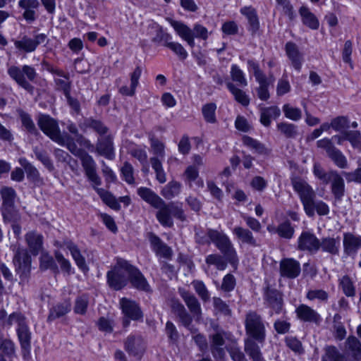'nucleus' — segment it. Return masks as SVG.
I'll return each mask as SVG.
<instances>
[{"mask_svg":"<svg viewBox=\"0 0 361 361\" xmlns=\"http://www.w3.org/2000/svg\"><path fill=\"white\" fill-rule=\"evenodd\" d=\"M65 137V145L66 148L75 157H78L83 168L85 174L88 180L92 183V188L97 193L106 203L111 207L118 209L119 205L116 199L109 192V191L99 188L98 186L102 184V179L97 172V164L93 157L85 151L78 148L73 140L68 135Z\"/></svg>","mask_w":361,"mask_h":361,"instance_id":"f257e3e1","label":"nucleus"},{"mask_svg":"<svg viewBox=\"0 0 361 361\" xmlns=\"http://www.w3.org/2000/svg\"><path fill=\"white\" fill-rule=\"evenodd\" d=\"M195 232L197 243L204 245L213 243L231 265L235 266L238 264L236 251L230 238L224 233L212 228H208L206 231L195 228Z\"/></svg>","mask_w":361,"mask_h":361,"instance_id":"f03ea898","label":"nucleus"},{"mask_svg":"<svg viewBox=\"0 0 361 361\" xmlns=\"http://www.w3.org/2000/svg\"><path fill=\"white\" fill-rule=\"evenodd\" d=\"M293 189L298 194L306 214L314 216L315 211L320 216L329 213V206L323 201H315L316 193L312 188L304 180L295 178L292 180Z\"/></svg>","mask_w":361,"mask_h":361,"instance_id":"7ed1b4c3","label":"nucleus"},{"mask_svg":"<svg viewBox=\"0 0 361 361\" xmlns=\"http://www.w3.org/2000/svg\"><path fill=\"white\" fill-rule=\"evenodd\" d=\"M313 173L322 183L326 185L331 183V192L335 199L338 201L342 200L345 194V183L338 171L331 170L326 172L319 163H315Z\"/></svg>","mask_w":361,"mask_h":361,"instance_id":"20e7f679","label":"nucleus"},{"mask_svg":"<svg viewBox=\"0 0 361 361\" xmlns=\"http://www.w3.org/2000/svg\"><path fill=\"white\" fill-rule=\"evenodd\" d=\"M169 22L179 37L192 48L195 47V38L207 40L209 37L208 30L201 24L195 23L191 29L180 21L169 19Z\"/></svg>","mask_w":361,"mask_h":361,"instance_id":"39448f33","label":"nucleus"},{"mask_svg":"<svg viewBox=\"0 0 361 361\" xmlns=\"http://www.w3.org/2000/svg\"><path fill=\"white\" fill-rule=\"evenodd\" d=\"M157 209L156 218L159 224L166 228L173 226V216L181 221L186 220V215L181 206L175 202L166 203L164 200L155 207Z\"/></svg>","mask_w":361,"mask_h":361,"instance_id":"423d86ee","label":"nucleus"},{"mask_svg":"<svg viewBox=\"0 0 361 361\" xmlns=\"http://www.w3.org/2000/svg\"><path fill=\"white\" fill-rule=\"evenodd\" d=\"M130 264L126 259L118 258L113 269L106 274L107 283L115 290H121L128 281Z\"/></svg>","mask_w":361,"mask_h":361,"instance_id":"0eeeda50","label":"nucleus"},{"mask_svg":"<svg viewBox=\"0 0 361 361\" xmlns=\"http://www.w3.org/2000/svg\"><path fill=\"white\" fill-rule=\"evenodd\" d=\"M245 327L247 338H254L262 345L265 341L266 328L262 317L255 311L245 315Z\"/></svg>","mask_w":361,"mask_h":361,"instance_id":"6e6552de","label":"nucleus"},{"mask_svg":"<svg viewBox=\"0 0 361 361\" xmlns=\"http://www.w3.org/2000/svg\"><path fill=\"white\" fill-rule=\"evenodd\" d=\"M7 72L8 75L15 80L20 87L29 93L33 94L35 87L26 80L24 75H26L30 81H34L37 76V73L34 67L24 65L22 69H20L18 66H11L8 68Z\"/></svg>","mask_w":361,"mask_h":361,"instance_id":"1a4fd4ad","label":"nucleus"},{"mask_svg":"<svg viewBox=\"0 0 361 361\" xmlns=\"http://www.w3.org/2000/svg\"><path fill=\"white\" fill-rule=\"evenodd\" d=\"M152 153L154 157L150 158L152 168L156 173V179L160 183L166 181V175L162 166V160L165 156V145L158 139L152 137L149 139Z\"/></svg>","mask_w":361,"mask_h":361,"instance_id":"9d476101","label":"nucleus"},{"mask_svg":"<svg viewBox=\"0 0 361 361\" xmlns=\"http://www.w3.org/2000/svg\"><path fill=\"white\" fill-rule=\"evenodd\" d=\"M40 130L52 141L59 145H65V137L61 133L58 121L49 115L40 114L37 118Z\"/></svg>","mask_w":361,"mask_h":361,"instance_id":"9b49d317","label":"nucleus"},{"mask_svg":"<svg viewBox=\"0 0 361 361\" xmlns=\"http://www.w3.org/2000/svg\"><path fill=\"white\" fill-rule=\"evenodd\" d=\"M13 263L22 283L27 282L31 271V257L27 249L18 247L13 256Z\"/></svg>","mask_w":361,"mask_h":361,"instance_id":"f8f14e48","label":"nucleus"},{"mask_svg":"<svg viewBox=\"0 0 361 361\" xmlns=\"http://www.w3.org/2000/svg\"><path fill=\"white\" fill-rule=\"evenodd\" d=\"M319 148L326 151L327 157L340 169H347L348 166V160L342 152L336 148L331 140L324 138L317 142Z\"/></svg>","mask_w":361,"mask_h":361,"instance_id":"ddd939ff","label":"nucleus"},{"mask_svg":"<svg viewBox=\"0 0 361 361\" xmlns=\"http://www.w3.org/2000/svg\"><path fill=\"white\" fill-rule=\"evenodd\" d=\"M42 64L47 71L59 77L54 78L56 90L61 91L64 95L71 92L72 82L68 73H65L62 69L54 67L46 61H43Z\"/></svg>","mask_w":361,"mask_h":361,"instance_id":"4468645a","label":"nucleus"},{"mask_svg":"<svg viewBox=\"0 0 361 361\" xmlns=\"http://www.w3.org/2000/svg\"><path fill=\"white\" fill-rule=\"evenodd\" d=\"M319 238L310 231H302L298 239L297 250L311 255L318 252Z\"/></svg>","mask_w":361,"mask_h":361,"instance_id":"2eb2a0df","label":"nucleus"},{"mask_svg":"<svg viewBox=\"0 0 361 361\" xmlns=\"http://www.w3.org/2000/svg\"><path fill=\"white\" fill-rule=\"evenodd\" d=\"M264 298L268 306L273 309L276 313L279 314L281 311L283 305L282 294L268 282H266V286L264 288Z\"/></svg>","mask_w":361,"mask_h":361,"instance_id":"dca6fc26","label":"nucleus"},{"mask_svg":"<svg viewBox=\"0 0 361 361\" xmlns=\"http://www.w3.org/2000/svg\"><path fill=\"white\" fill-rule=\"evenodd\" d=\"M171 311L178 317L180 322L191 333L195 334L197 329L192 326V317L187 312L184 305L178 300H171Z\"/></svg>","mask_w":361,"mask_h":361,"instance_id":"f3484780","label":"nucleus"},{"mask_svg":"<svg viewBox=\"0 0 361 361\" xmlns=\"http://www.w3.org/2000/svg\"><path fill=\"white\" fill-rule=\"evenodd\" d=\"M47 39V35L44 33H40L35 35L34 39L30 38L27 36H23L21 39L17 40L14 42L15 47L26 53L35 51L38 45L45 42Z\"/></svg>","mask_w":361,"mask_h":361,"instance_id":"a211bd4d","label":"nucleus"},{"mask_svg":"<svg viewBox=\"0 0 361 361\" xmlns=\"http://www.w3.org/2000/svg\"><path fill=\"white\" fill-rule=\"evenodd\" d=\"M279 272L282 277L295 279L301 272L300 264L293 258H285L280 262Z\"/></svg>","mask_w":361,"mask_h":361,"instance_id":"6ab92c4d","label":"nucleus"},{"mask_svg":"<svg viewBox=\"0 0 361 361\" xmlns=\"http://www.w3.org/2000/svg\"><path fill=\"white\" fill-rule=\"evenodd\" d=\"M120 305L125 317L134 321L142 319L143 313L135 301L123 298L120 300Z\"/></svg>","mask_w":361,"mask_h":361,"instance_id":"aec40b11","label":"nucleus"},{"mask_svg":"<svg viewBox=\"0 0 361 361\" xmlns=\"http://www.w3.org/2000/svg\"><path fill=\"white\" fill-rule=\"evenodd\" d=\"M343 246L345 255L354 257L361 248V236L350 232L344 233Z\"/></svg>","mask_w":361,"mask_h":361,"instance_id":"412c9836","label":"nucleus"},{"mask_svg":"<svg viewBox=\"0 0 361 361\" xmlns=\"http://www.w3.org/2000/svg\"><path fill=\"white\" fill-rule=\"evenodd\" d=\"M285 51L290 60L292 66L298 72H300L304 62V56L299 50L298 45L293 42H288L285 44Z\"/></svg>","mask_w":361,"mask_h":361,"instance_id":"4be33fe9","label":"nucleus"},{"mask_svg":"<svg viewBox=\"0 0 361 361\" xmlns=\"http://www.w3.org/2000/svg\"><path fill=\"white\" fill-rule=\"evenodd\" d=\"M178 293L193 317L199 319L202 316V309L195 295L183 288H178Z\"/></svg>","mask_w":361,"mask_h":361,"instance_id":"5701e85b","label":"nucleus"},{"mask_svg":"<svg viewBox=\"0 0 361 361\" xmlns=\"http://www.w3.org/2000/svg\"><path fill=\"white\" fill-rule=\"evenodd\" d=\"M96 152L107 159L112 160L115 157L113 137L110 135L99 137L96 143Z\"/></svg>","mask_w":361,"mask_h":361,"instance_id":"b1692460","label":"nucleus"},{"mask_svg":"<svg viewBox=\"0 0 361 361\" xmlns=\"http://www.w3.org/2000/svg\"><path fill=\"white\" fill-rule=\"evenodd\" d=\"M295 314L298 319L303 322L319 324L322 322L320 314L311 307L300 304L295 309Z\"/></svg>","mask_w":361,"mask_h":361,"instance_id":"393cba45","label":"nucleus"},{"mask_svg":"<svg viewBox=\"0 0 361 361\" xmlns=\"http://www.w3.org/2000/svg\"><path fill=\"white\" fill-rule=\"evenodd\" d=\"M128 281L133 288L145 292L150 291V286L144 275L137 267L131 264L129 269Z\"/></svg>","mask_w":361,"mask_h":361,"instance_id":"a878e982","label":"nucleus"},{"mask_svg":"<svg viewBox=\"0 0 361 361\" xmlns=\"http://www.w3.org/2000/svg\"><path fill=\"white\" fill-rule=\"evenodd\" d=\"M25 240L32 255L37 256L42 252L44 237L41 233L34 231H30L25 234Z\"/></svg>","mask_w":361,"mask_h":361,"instance_id":"bb28decb","label":"nucleus"},{"mask_svg":"<svg viewBox=\"0 0 361 361\" xmlns=\"http://www.w3.org/2000/svg\"><path fill=\"white\" fill-rule=\"evenodd\" d=\"M0 194L2 198V213L6 216L13 209L16 192L11 187L4 186L1 188Z\"/></svg>","mask_w":361,"mask_h":361,"instance_id":"cd10ccee","label":"nucleus"},{"mask_svg":"<svg viewBox=\"0 0 361 361\" xmlns=\"http://www.w3.org/2000/svg\"><path fill=\"white\" fill-rule=\"evenodd\" d=\"M149 240L152 250L155 252L157 255H159L165 259H171L173 255L171 248L164 243L159 236L150 233L149 235Z\"/></svg>","mask_w":361,"mask_h":361,"instance_id":"c85d7f7f","label":"nucleus"},{"mask_svg":"<svg viewBox=\"0 0 361 361\" xmlns=\"http://www.w3.org/2000/svg\"><path fill=\"white\" fill-rule=\"evenodd\" d=\"M240 13L245 16L248 22V31L255 35L259 30V20L257 11L252 6H244L240 8Z\"/></svg>","mask_w":361,"mask_h":361,"instance_id":"c756f323","label":"nucleus"},{"mask_svg":"<svg viewBox=\"0 0 361 361\" xmlns=\"http://www.w3.org/2000/svg\"><path fill=\"white\" fill-rule=\"evenodd\" d=\"M126 350L132 355L137 356L145 351V343L140 336L130 335L125 342Z\"/></svg>","mask_w":361,"mask_h":361,"instance_id":"7c9ffc66","label":"nucleus"},{"mask_svg":"<svg viewBox=\"0 0 361 361\" xmlns=\"http://www.w3.org/2000/svg\"><path fill=\"white\" fill-rule=\"evenodd\" d=\"M329 253L331 255H338L340 250V238L325 237L319 239L318 251Z\"/></svg>","mask_w":361,"mask_h":361,"instance_id":"2f4dec72","label":"nucleus"},{"mask_svg":"<svg viewBox=\"0 0 361 361\" xmlns=\"http://www.w3.org/2000/svg\"><path fill=\"white\" fill-rule=\"evenodd\" d=\"M233 233L243 244H245L253 247H259L260 245L257 239L254 237L252 232L248 228L241 226H235L233 229Z\"/></svg>","mask_w":361,"mask_h":361,"instance_id":"473e14b6","label":"nucleus"},{"mask_svg":"<svg viewBox=\"0 0 361 361\" xmlns=\"http://www.w3.org/2000/svg\"><path fill=\"white\" fill-rule=\"evenodd\" d=\"M18 6L25 10L23 16L26 21L32 23L36 20L35 10L39 6L38 0H20L18 1Z\"/></svg>","mask_w":361,"mask_h":361,"instance_id":"72a5a7b5","label":"nucleus"},{"mask_svg":"<svg viewBox=\"0 0 361 361\" xmlns=\"http://www.w3.org/2000/svg\"><path fill=\"white\" fill-rule=\"evenodd\" d=\"M259 344L254 338H247L244 340V350L252 361H265Z\"/></svg>","mask_w":361,"mask_h":361,"instance_id":"f704fd0d","label":"nucleus"},{"mask_svg":"<svg viewBox=\"0 0 361 361\" xmlns=\"http://www.w3.org/2000/svg\"><path fill=\"white\" fill-rule=\"evenodd\" d=\"M16 356V345L13 341L0 332V361H6Z\"/></svg>","mask_w":361,"mask_h":361,"instance_id":"c9c22d12","label":"nucleus"},{"mask_svg":"<svg viewBox=\"0 0 361 361\" xmlns=\"http://www.w3.org/2000/svg\"><path fill=\"white\" fill-rule=\"evenodd\" d=\"M281 115V110L277 106L263 107L260 109V123L265 127H269L271 119H276Z\"/></svg>","mask_w":361,"mask_h":361,"instance_id":"e433bc0d","label":"nucleus"},{"mask_svg":"<svg viewBox=\"0 0 361 361\" xmlns=\"http://www.w3.org/2000/svg\"><path fill=\"white\" fill-rule=\"evenodd\" d=\"M71 303L70 300H65L53 306L50 310L47 318L48 321H53L66 315L71 311Z\"/></svg>","mask_w":361,"mask_h":361,"instance_id":"4c0bfd02","label":"nucleus"},{"mask_svg":"<svg viewBox=\"0 0 361 361\" xmlns=\"http://www.w3.org/2000/svg\"><path fill=\"white\" fill-rule=\"evenodd\" d=\"M137 193L142 200L154 208L158 206L160 202H162L163 199L149 188L140 187L137 188Z\"/></svg>","mask_w":361,"mask_h":361,"instance_id":"58836bf2","label":"nucleus"},{"mask_svg":"<svg viewBox=\"0 0 361 361\" xmlns=\"http://www.w3.org/2000/svg\"><path fill=\"white\" fill-rule=\"evenodd\" d=\"M350 356L355 361H361V341L355 336H349L345 341Z\"/></svg>","mask_w":361,"mask_h":361,"instance_id":"ea45409f","label":"nucleus"},{"mask_svg":"<svg viewBox=\"0 0 361 361\" xmlns=\"http://www.w3.org/2000/svg\"><path fill=\"white\" fill-rule=\"evenodd\" d=\"M302 23L312 30H317L319 23L317 18L306 6H302L299 11Z\"/></svg>","mask_w":361,"mask_h":361,"instance_id":"a19ab883","label":"nucleus"},{"mask_svg":"<svg viewBox=\"0 0 361 361\" xmlns=\"http://www.w3.org/2000/svg\"><path fill=\"white\" fill-rule=\"evenodd\" d=\"M81 128H91L94 132L98 133L100 137L107 133L109 128L106 126L102 121L100 120L94 119L92 117L85 118L82 126H80Z\"/></svg>","mask_w":361,"mask_h":361,"instance_id":"79ce46f5","label":"nucleus"},{"mask_svg":"<svg viewBox=\"0 0 361 361\" xmlns=\"http://www.w3.org/2000/svg\"><path fill=\"white\" fill-rule=\"evenodd\" d=\"M243 143L246 147H249L254 151L255 153L267 155L269 153V150L265 145L259 141L253 139L252 137L245 135L243 137Z\"/></svg>","mask_w":361,"mask_h":361,"instance_id":"37998d69","label":"nucleus"},{"mask_svg":"<svg viewBox=\"0 0 361 361\" xmlns=\"http://www.w3.org/2000/svg\"><path fill=\"white\" fill-rule=\"evenodd\" d=\"M16 331L22 349L30 350L31 348V332L27 324L17 327Z\"/></svg>","mask_w":361,"mask_h":361,"instance_id":"c03bdc74","label":"nucleus"},{"mask_svg":"<svg viewBox=\"0 0 361 361\" xmlns=\"http://www.w3.org/2000/svg\"><path fill=\"white\" fill-rule=\"evenodd\" d=\"M205 262L208 266L214 265L219 271L225 270L228 260L224 256L219 254H210L205 258Z\"/></svg>","mask_w":361,"mask_h":361,"instance_id":"a18cd8bd","label":"nucleus"},{"mask_svg":"<svg viewBox=\"0 0 361 361\" xmlns=\"http://www.w3.org/2000/svg\"><path fill=\"white\" fill-rule=\"evenodd\" d=\"M277 130L288 139H295L298 135V128L293 123L280 122L276 125Z\"/></svg>","mask_w":361,"mask_h":361,"instance_id":"49530a36","label":"nucleus"},{"mask_svg":"<svg viewBox=\"0 0 361 361\" xmlns=\"http://www.w3.org/2000/svg\"><path fill=\"white\" fill-rule=\"evenodd\" d=\"M66 247L71 252L72 257L75 260L77 266L81 269H87V264L85 263V257L81 255L80 250L78 246L72 242H68L66 244Z\"/></svg>","mask_w":361,"mask_h":361,"instance_id":"de8ad7c7","label":"nucleus"},{"mask_svg":"<svg viewBox=\"0 0 361 361\" xmlns=\"http://www.w3.org/2000/svg\"><path fill=\"white\" fill-rule=\"evenodd\" d=\"M227 88L234 96L235 99L244 106H247L250 104L249 97L242 90L238 88L232 82H228L226 84Z\"/></svg>","mask_w":361,"mask_h":361,"instance_id":"09e8293b","label":"nucleus"},{"mask_svg":"<svg viewBox=\"0 0 361 361\" xmlns=\"http://www.w3.org/2000/svg\"><path fill=\"white\" fill-rule=\"evenodd\" d=\"M33 152L37 160L42 162V164L49 171H52L54 169V166L47 152L37 146L34 147Z\"/></svg>","mask_w":361,"mask_h":361,"instance_id":"8fccbe9b","label":"nucleus"},{"mask_svg":"<svg viewBox=\"0 0 361 361\" xmlns=\"http://www.w3.org/2000/svg\"><path fill=\"white\" fill-rule=\"evenodd\" d=\"M19 164L25 171L28 179L36 181L39 178V173L37 168L30 163L25 158H20Z\"/></svg>","mask_w":361,"mask_h":361,"instance_id":"3c124183","label":"nucleus"},{"mask_svg":"<svg viewBox=\"0 0 361 361\" xmlns=\"http://www.w3.org/2000/svg\"><path fill=\"white\" fill-rule=\"evenodd\" d=\"M39 269L42 271L51 269L56 271L58 270V267L53 257L47 252H41V256L39 257Z\"/></svg>","mask_w":361,"mask_h":361,"instance_id":"603ef678","label":"nucleus"},{"mask_svg":"<svg viewBox=\"0 0 361 361\" xmlns=\"http://www.w3.org/2000/svg\"><path fill=\"white\" fill-rule=\"evenodd\" d=\"M325 354L322 356V361H345L344 355L334 345H329L324 348Z\"/></svg>","mask_w":361,"mask_h":361,"instance_id":"864d4df0","label":"nucleus"},{"mask_svg":"<svg viewBox=\"0 0 361 361\" xmlns=\"http://www.w3.org/2000/svg\"><path fill=\"white\" fill-rule=\"evenodd\" d=\"M19 116L21 120L23 126L30 134L34 135H39V133L37 130L31 116L26 112L20 111Z\"/></svg>","mask_w":361,"mask_h":361,"instance_id":"5fc2aeb1","label":"nucleus"},{"mask_svg":"<svg viewBox=\"0 0 361 361\" xmlns=\"http://www.w3.org/2000/svg\"><path fill=\"white\" fill-rule=\"evenodd\" d=\"M216 105L215 103H207L202 106V114L207 123H215L216 122Z\"/></svg>","mask_w":361,"mask_h":361,"instance_id":"6e6d98bb","label":"nucleus"},{"mask_svg":"<svg viewBox=\"0 0 361 361\" xmlns=\"http://www.w3.org/2000/svg\"><path fill=\"white\" fill-rule=\"evenodd\" d=\"M180 184L177 181H170L166 185L161 194L167 200H170L177 196L180 193Z\"/></svg>","mask_w":361,"mask_h":361,"instance_id":"4d7b16f0","label":"nucleus"},{"mask_svg":"<svg viewBox=\"0 0 361 361\" xmlns=\"http://www.w3.org/2000/svg\"><path fill=\"white\" fill-rule=\"evenodd\" d=\"M231 79L239 86L245 87L247 85V81L244 72L236 65L233 64L230 71Z\"/></svg>","mask_w":361,"mask_h":361,"instance_id":"13d9d810","label":"nucleus"},{"mask_svg":"<svg viewBox=\"0 0 361 361\" xmlns=\"http://www.w3.org/2000/svg\"><path fill=\"white\" fill-rule=\"evenodd\" d=\"M89 305L88 295L83 294L76 298L75 300L73 310L75 314H85L87 312Z\"/></svg>","mask_w":361,"mask_h":361,"instance_id":"bf43d9fd","label":"nucleus"},{"mask_svg":"<svg viewBox=\"0 0 361 361\" xmlns=\"http://www.w3.org/2000/svg\"><path fill=\"white\" fill-rule=\"evenodd\" d=\"M276 233L281 238L290 239L294 235L295 229L289 221H286L278 226Z\"/></svg>","mask_w":361,"mask_h":361,"instance_id":"052dcab7","label":"nucleus"},{"mask_svg":"<svg viewBox=\"0 0 361 361\" xmlns=\"http://www.w3.org/2000/svg\"><path fill=\"white\" fill-rule=\"evenodd\" d=\"M192 285L196 293L199 295V297L204 302H207L209 300V292L207 290L205 284L202 281L195 280L192 282Z\"/></svg>","mask_w":361,"mask_h":361,"instance_id":"680f3d73","label":"nucleus"},{"mask_svg":"<svg viewBox=\"0 0 361 361\" xmlns=\"http://www.w3.org/2000/svg\"><path fill=\"white\" fill-rule=\"evenodd\" d=\"M339 285L347 297H354L355 295V288L348 276H343L340 279Z\"/></svg>","mask_w":361,"mask_h":361,"instance_id":"e2e57ef3","label":"nucleus"},{"mask_svg":"<svg viewBox=\"0 0 361 361\" xmlns=\"http://www.w3.org/2000/svg\"><path fill=\"white\" fill-rule=\"evenodd\" d=\"M285 116L294 121H298L302 118V111L299 108L293 107L289 104H286L282 107Z\"/></svg>","mask_w":361,"mask_h":361,"instance_id":"0e129e2a","label":"nucleus"},{"mask_svg":"<svg viewBox=\"0 0 361 361\" xmlns=\"http://www.w3.org/2000/svg\"><path fill=\"white\" fill-rule=\"evenodd\" d=\"M331 128L336 131L343 133L350 128V121L346 116H338L331 121Z\"/></svg>","mask_w":361,"mask_h":361,"instance_id":"69168bd1","label":"nucleus"},{"mask_svg":"<svg viewBox=\"0 0 361 361\" xmlns=\"http://www.w3.org/2000/svg\"><path fill=\"white\" fill-rule=\"evenodd\" d=\"M164 46L170 49L174 54H176L180 60H185L188 57V52L178 42H169L168 44H164Z\"/></svg>","mask_w":361,"mask_h":361,"instance_id":"338daca9","label":"nucleus"},{"mask_svg":"<svg viewBox=\"0 0 361 361\" xmlns=\"http://www.w3.org/2000/svg\"><path fill=\"white\" fill-rule=\"evenodd\" d=\"M227 351L233 361H248L244 353L237 345L228 347Z\"/></svg>","mask_w":361,"mask_h":361,"instance_id":"774afa93","label":"nucleus"}]
</instances>
